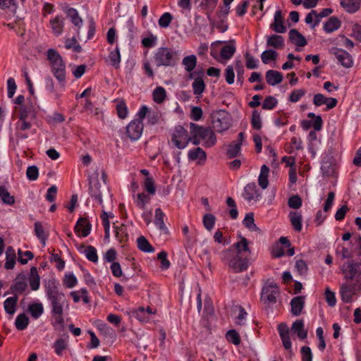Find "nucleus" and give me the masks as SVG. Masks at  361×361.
I'll return each instance as SVG.
<instances>
[{"instance_id":"4be33fe9","label":"nucleus","mask_w":361,"mask_h":361,"mask_svg":"<svg viewBox=\"0 0 361 361\" xmlns=\"http://www.w3.org/2000/svg\"><path fill=\"white\" fill-rule=\"evenodd\" d=\"M63 18L61 16H56L54 18L50 20L49 24L52 30L53 33L59 36L60 35L63 30L64 22Z\"/></svg>"},{"instance_id":"603ef678","label":"nucleus","mask_w":361,"mask_h":361,"mask_svg":"<svg viewBox=\"0 0 361 361\" xmlns=\"http://www.w3.org/2000/svg\"><path fill=\"white\" fill-rule=\"evenodd\" d=\"M243 224L246 228H247L250 231H253L259 230V228L255 224L253 213H248L246 214V216L243 220Z\"/></svg>"},{"instance_id":"bf43d9fd","label":"nucleus","mask_w":361,"mask_h":361,"mask_svg":"<svg viewBox=\"0 0 361 361\" xmlns=\"http://www.w3.org/2000/svg\"><path fill=\"white\" fill-rule=\"evenodd\" d=\"M167 252L165 251H161L157 255V259L161 262V269L163 270H166L170 267L171 263L167 259Z\"/></svg>"},{"instance_id":"20e7f679","label":"nucleus","mask_w":361,"mask_h":361,"mask_svg":"<svg viewBox=\"0 0 361 361\" xmlns=\"http://www.w3.org/2000/svg\"><path fill=\"white\" fill-rule=\"evenodd\" d=\"M223 259H228L231 257L228 262V267L236 273L243 271L248 267V260L247 257H244L240 253L233 254L231 249L224 250L221 254Z\"/></svg>"},{"instance_id":"393cba45","label":"nucleus","mask_w":361,"mask_h":361,"mask_svg":"<svg viewBox=\"0 0 361 361\" xmlns=\"http://www.w3.org/2000/svg\"><path fill=\"white\" fill-rule=\"evenodd\" d=\"M267 45L276 49H282L284 47V39L281 35H270L267 37Z\"/></svg>"},{"instance_id":"7c9ffc66","label":"nucleus","mask_w":361,"mask_h":361,"mask_svg":"<svg viewBox=\"0 0 361 361\" xmlns=\"http://www.w3.org/2000/svg\"><path fill=\"white\" fill-rule=\"evenodd\" d=\"M341 26V21L336 17H331L324 25L325 32L330 33L338 30Z\"/></svg>"},{"instance_id":"f03ea898","label":"nucleus","mask_w":361,"mask_h":361,"mask_svg":"<svg viewBox=\"0 0 361 361\" xmlns=\"http://www.w3.org/2000/svg\"><path fill=\"white\" fill-rule=\"evenodd\" d=\"M47 59L49 61L51 72L62 87L66 83V65L61 55L54 49L47 50Z\"/></svg>"},{"instance_id":"ea45409f","label":"nucleus","mask_w":361,"mask_h":361,"mask_svg":"<svg viewBox=\"0 0 361 361\" xmlns=\"http://www.w3.org/2000/svg\"><path fill=\"white\" fill-rule=\"evenodd\" d=\"M241 146L239 143H235L233 141L228 145L226 155L228 158L232 159L237 157L240 152Z\"/></svg>"},{"instance_id":"a211bd4d","label":"nucleus","mask_w":361,"mask_h":361,"mask_svg":"<svg viewBox=\"0 0 361 361\" xmlns=\"http://www.w3.org/2000/svg\"><path fill=\"white\" fill-rule=\"evenodd\" d=\"M92 226L86 218L80 217L75 226V231L76 233L81 232L82 236H87L91 231Z\"/></svg>"},{"instance_id":"e2e57ef3","label":"nucleus","mask_w":361,"mask_h":361,"mask_svg":"<svg viewBox=\"0 0 361 361\" xmlns=\"http://www.w3.org/2000/svg\"><path fill=\"white\" fill-rule=\"evenodd\" d=\"M172 18L173 16L170 13H164L159 19V25L161 27H168L170 25Z\"/></svg>"},{"instance_id":"c03bdc74","label":"nucleus","mask_w":361,"mask_h":361,"mask_svg":"<svg viewBox=\"0 0 361 361\" xmlns=\"http://www.w3.org/2000/svg\"><path fill=\"white\" fill-rule=\"evenodd\" d=\"M43 306L41 303H34L28 306V312L32 317L37 319L43 313Z\"/></svg>"},{"instance_id":"aec40b11","label":"nucleus","mask_w":361,"mask_h":361,"mask_svg":"<svg viewBox=\"0 0 361 361\" xmlns=\"http://www.w3.org/2000/svg\"><path fill=\"white\" fill-rule=\"evenodd\" d=\"M305 305V297L297 296L293 298L290 301L291 312L295 316L301 314Z\"/></svg>"},{"instance_id":"c756f323","label":"nucleus","mask_w":361,"mask_h":361,"mask_svg":"<svg viewBox=\"0 0 361 361\" xmlns=\"http://www.w3.org/2000/svg\"><path fill=\"white\" fill-rule=\"evenodd\" d=\"M269 173V168L267 165H263L261 167L260 173L258 178L259 185L262 189H266L269 185L268 176Z\"/></svg>"},{"instance_id":"423d86ee","label":"nucleus","mask_w":361,"mask_h":361,"mask_svg":"<svg viewBox=\"0 0 361 361\" xmlns=\"http://www.w3.org/2000/svg\"><path fill=\"white\" fill-rule=\"evenodd\" d=\"M212 128L217 133L227 130L231 126V118L228 112L219 110L211 115Z\"/></svg>"},{"instance_id":"774afa93","label":"nucleus","mask_w":361,"mask_h":361,"mask_svg":"<svg viewBox=\"0 0 361 361\" xmlns=\"http://www.w3.org/2000/svg\"><path fill=\"white\" fill-rule=\"evenodd\" d=\"M302 361H312V354L310 347L302 346L300 350Z\"/></svg>"},{"instance_id":"de8ad7c7","label":"nucleus","mask_w":361,"mask_h":361,"mask_svg":"<svg viewBox=\"0 0 361 361\" xmlns=\"http://www.w3.org/2000/svg\"><path fill=\"white\" fill-rule=\"evenodd\" d=\"M166 97V90L162 87H157L153 91V99L155 102L160 104L164 102Z\"/></svg>"},{"instance_id":"f8f14e48","label":"nucleus","mask_w":361,"mask_h":361,"mask_svg":"<svg viewBox=\"0 0 361 361\" xmlns=\"http://www.w3.org/2000/svg\"><path fill=\"white\" fill-rule=\"evenodd\" d=\"M27 288V276L25 273L21 272L17 275L10 287L13 294H22Z\"/></svg>"},{"instance_id":"5fc2aeb1","label":"nucleus","mask_w":361,"mask_h":361,"mask_svg":"<svg viewBox=\"0 0 361 361\" xmlns=\"http://www.w3.org/2000/svg\"><path fill=\"white\" fill-rule=\"evenodd\" d=\"M215 221L216 218L212 214H206L205 215H204L202 219L204 226L208 231H211L214 228Z\"/></svg>"},{"instance_id":"b1692460","label":"nucleus","mask_w":361,"mask_h":361,"mask_svg":"<svg viewBox=\"0 0 361 361\" xmlns=\"http://www.w3.org/2000/svg\"><path fill=\"white\" fill-rule=\"evenodd\" d=\"M291 331L302 340L306 338L307 336V331L305 329L304 322L302 319L296 320L293 324Z\"/></svg>"},{"instance_id":"1a4fd4ad","label":"nucleus","mask_w":361,"mask_h":361,"mask_svg":"<svg viewBox=\"0 0 361 361\" xmlns=\"http://www.w3.org/2000/svg\"><path fill=\"white\" fill-rule=\"evenodd\" d=\"M171 141L178 149H184L190 141L188 130L181 126L175 128L171 135Z\"/></svg>"},{"instance_id":"473e14b6","label":"nucleus","mask_w":361,"mask_h":361,"mask_svg":"<svg viewBox=\"0 0 361 361\" xmlns=\"http://www.w3.org/2000/svg\"><path fill=\"white\" fill-rule=\"evenodd\" d=\"M289 218L293 228L300 232L302 229V215L296 212H290Z\"/></svg>"},{"instance_id":"c85d7f7f","label":"nucleus","mask_w":361,"mask_h":361,"mask_svg":"<svg viewBox=\"0 0 361 361\" xmlns=\"http://www.w3.org/2000/svg\"><path fill=\"white\" fill-rule=\"evenodd\" d=\"M16 258L15 250L11 246L8 247L6 251V263L4 265L6 269H11L14 267Z\"/></svg>"},{"instance_id":"a18cd8bd","label":"nucleus","mask_w":361,"mask_h":361,"mask_svg":"<svg viewBox=\"0 0 361 361\" xmlns=\"http://www.w3.org/2000/svg\"><path fill=\"white\" fill-rule=\"evenodd\" d=\"M30 118H26V116H19V120L16 123V129L17 130H25L30 129L32 126V124L30 121H28Z\"/></svg>"},{"instance_id":"c9c22d12","label":"nucleus","mask_w":361,"mask_h":361,"mask_svg":"<svg viewBox=\"0 0 361 361\" xmlns=\"http://www.w3.org/2000/svg\"><path fill=\"white\" fill-rule=\"evenodd\" d=\"M109 59L111 64L115 68H118L121 63V54L120 49L118 46L116 47L115 49L111 51L109 55Z\"/></svg>"},{"instance_id":"864d4df0","label":"nucleus","mask_w":361,"mask_h":361,"mask_svg":"<svg viewBox=\"0 0 361 361\" xmlns=\"http://www.w3.org/2000/svg\"><path fill=\"white\" fill-rule=\"evenodd\" d=\"M252 127L255 130H260L262 128V119L259 112L254 110L251 118Z\"/></svg>"},{"instance_id":"a878e982","label":"nucleus","mask_w":361,"mask_h":361,"mask_svg":"<svg viewBox=\"0 0 361 361\" xmlns=\"http://www.w3.org/2000/svg\"><path fill=\"white\" fill-rule=\"evenodd\" d=\"M361 0H342L341 6L348 13H353L360 7Z\"/></svg>"},{"instance_id":"9b49d317","label":"nucleus","mask_w":361,"mask_h":361,"mask_svg":"<svg viewBox=\"0 0 361 361\" xmlns=\"http://www.w3.org/2000/svg\"><path fill=\"white\" fill-rule=\"evenodd\" d=\"M144 125L141 120H133L126 127V134L132 140H137L142 135Z\"/></svg>"},{"instance_id":"8fccbe9b","label":"nucleus","mask_w":361,"mask_h":361,"mask_svg":"<svg viewBox=\"0 0 361 361\" xmlns=\"http://www.w3.org/2000/svg\"><path fill=\"white\" fill-rule=\"evenodd\" d=\"M226 338L228 342L235 345H238L240 343V336L238 333L234 329H231L227 331L226 334Z\"/></svg>"},{"instance_id":"4d7b16f0","label":"nucleus","mask_w":361,"mask_h":361,"mask_svg":"<svg viewBox=\"0 0 361 361\" xmlns=\"http://www.w3.org/2000/svg\"><path fill=\"white\" fill-rule=\"evenodd\" d=\"M65 47L67 49H73L77 53H80L82 51L81 46L78 43L75 37L67 39L65 42Z\"/></svg>"},{"instance_id":"5701e85b","label":"nucleus","mask_w":361,"mask_h":361,"mask_svg":"<svg viewBox=\"0 0 361 361\" xmlns=\"http://www.w3.org/2000/svg\"><path fill=\"white\" fill-rule=\"evenodd\" d=\"M266 80L269 85L274 86L282 82L283 75L277 71L269 70L266 73Z\"/></svg>"},{"instance_id":"3c124183","label":"nucleus","mask_w":361,"mask_h":361,"mask_svg":"<svg viewBox=\"0 0 361 361\" xmlns=\"http://www.w3.org/2000/svg\"><path fill=\"white\" fill-rule=\"evenodd\" d=\"M84 253L88 260L92 262H97L98 261L97 250L93 246H87L84 250Z\"/></svg>"},{"instance_id":"cd10ccee","label":"nucleus","mask_w":361,"mask_h":361,"mask_svg":"<svg viewBox=\"0 0 361 361\" xmlns=\"http://www.w3.org/2000/svg\"><path fill=\"white\" fill-rule=\"evenodd\" d=\"M26 116V118L34 119L36 117V109L35 105L30 102L20 108L19 116Z\"/></svg>"},{"instance_id":"052dcab7","label":"nucleus","mask_w":361,"mask_h":361,"mask_svg":"<svg viewBox=\"0 0 361 361\" xmlns=\"http://www.w3.org/2000/svg\"><path fill=\"white\" fill-rule=\"evenodd\" d=\"M26 176L28 180L32 181L36 180L39 176L38 168L35 165L28 166L26 171Z\"/></svg>"},{"instance_id":"6e6552de","label":"nucleus","mask_w":361,"mask_h":361,"mask_svg":"<svg viewBox=\"0 0 361 361\" xmlns=\"http://www.w3.org/2000/svg\"><path fill=\"white\" fill-rule=\"evenodd\" d=\"M341 271L347 279L355 280L359 286H361V263L354 260L345 262Z\"/></svg>"},{"instance_id":"f257e3e1","label":"nucleus","mask_w":361,"mask_h":361,"mask_svg":"<svg viewBox=\"0 0 361 361\" xmlns=\"http://www.w3.org/2000/svg\"><path fill=\"white\" fill-rule=\"evenodd\" d=\"M47 296L51 302V313H61L63 306L67 303L65 295L59 291V283L54 279H50L45 282Z\"/></svg>"},{"instance_id":"9d476101","label":"nucleus","mask_w":361,"mask_h":361,"mask_svg":"<svg viewBox=\"0 0 361 361\" xmlns=\"http://www.w3.org/2000/svg\"><path fill=\"white\" fill-rule=\"evenodd\" d=\"M279 294V289L277 284L271 282L262 288V299L266 303H276V296Z\"/></svg>"},{"instance_id":"39448f33","label":"nucleus","mask_w":361,"mask_h":361,"mask_svg":"<svg viewBox=\"0 0 361 361\" xmlns=\"http://www.w3.org/2000/svg\"><path fill=\"white\" fill-rule=\"evenodd\" d=\"M157 66H174L177 63L178 57L176 51L168 47L158 49L154 56Z\"/></svg>"},{"instance_id":"0e129e2a","label":"nucleus","mask_w":361,"mask_h":361,"mask_svg":"<svg viewBox=\"0 0 361 361\" xmlns=\"http://www.w3.org/2000/svg\"><path fill=\"white\" fill-rule=\"evenodd\" d=\"M54 348L55 350V353L58 355H61L62 354L63 350H64L67 348V343L63 339L59 338L55 341L54 344Z\"/></svg>"},{"instance_id":"6e6d98bb","label":"nucleus","mask_w":361,"mask_h":361,"mask_svg":"<svg viewBox=\"0 0 361 361\" xmlns=\"http://www.w3.org/2000/svg\"><path fill=\"white\" fill-rule=\"evenodd\" d=\"M116 111H117L118 116L120 118L124 119L127 117L128 111L127 106H126V103L124 102V101L121 100V101L118 102V103L116 104Z\"/></svg>"},{"instance_id":"bb28decb","label":"nucleus","mask_w":361,"mask_h":361,"mask_svg":"<svg viewBox=\"0 0 361 361\" xmlns=\"http://www.w3.org/2000/svg\"><path fill=\"white\" fill-rule=\"evenodd\" d=\"M235 52V41L230 40L228 44L224 46L221 50L220 55L222 59H230Z\"/></svg>"},{"instance_id":"338daca9","label":"nucleus","mask_w":361,"mask_h":361,"mask_svg":"<svg viewBox=\"0 0 361 361\" xmlns=\"http://www.w3.org/2000/svg\"><path fill=\"white\" fill-rule=\"evenodd\" d=\"M145 189L151 195H154L156 192L154 183L152 178L147 177L144 183Z\"/></svg>"},{"instance_id":"6ab92c4d","label":"nucleus","mask_w":361,"mask_h":361,"mask_svg":"<svg viewBox=\"0 0 361 361\" xmlns=\"http://www.w3.org/2000/svg\"><path fill=\"white\" fill-rule=\"evenodd\" d=\"M289 40L298 47H305L307 40L305 37L295 29H291L288 33Z\"/></svg>"},{"instance_id":"a19ab883","label":"nucleus","mask_w":361,"mask_h":361,"mask_svg":"<svg viewBox=\"0 0 361 361\" xmlns=\"http://www.w3.org/2000/svg\"><path fill=\"white\" fill-rule=\"evenodd\" d=\"M67 16L71 18V22L77 27H80L82 25V20L79 16L78 13L75 8H70L67 10Z\"/></svg>"},{"instance_id":"f704fd0d","label":"nucleus","mask_w":361,"mask_h":361,"mask_svg":"<svg viewBox=\"0 0 361 361\" xmlns=\"http://www.w3.org/2000/svg\"><path fill=\"white\" fill-rule=\"evenodd\" d=\"M137 247L145 252H153L154 248L150 245L147 238L144 236H140L137 240Z\"/></svg>"},{"instance_id":"2eb2a0df","label":"nucleus","mask_w":361,"mask_h":361,"mask_svg":"<svg viewBox=\"0 0 361 361\" xmlns=\"http://www.w3.org/2000/svg\"><path fill=\"white\" fill-rule=\"evenodd\" d=\"M278 330L280 337L282 340L283 345L286 350H289L290 354H292L291 346L292 343L289 336V329L284 323H281L278 326Z\"/></svg>"},{"instance_id":"dca6fc26","label":"nucleus","mask_w":361,"mask_h":361,"mask_svg":"<svg viewBox=\"0 0 361 361\" xmlns=\"http://www.w3.org/2000/svg\"><path fill=\"white\" fill-rule=\"evenodd\" d=\"M270 27L277 33H285L286 32V27L284 25V19L281 11L278 10L275 12L274 23L271 24Z\"/></svg>"},{"instance_id":"49530a36","label":"nucleus","mask_w":361,"mask_h":361,"mask_svg":"<svg viewBox=\"0 0 361 361\" xmlns=\"http://www.w3.org/2000/svg\"><path fill=\"white\" fill-rule=\"evenodd\" d=\"M234 246L237 250L236 253H240V255H242L243 252H248L249 254L250 253V250L248 247V241L244 237H241L240 241L235 243Z\"/></svg>"},{"instance_id":"09e8293b","label":"nucleus","mask_w":361,"mask_h":361,"mask_svg":"<svg viewBox=\"0 0 361 361\" xmlns=\"http://www.w3.org/2000/svg\"><path fill=\"white\" fill-rule=\"evenodd\" d=\"M278 53L273 49H268L262 52L261 55L262 61L264 63H268L270 61L276 60Z\"/></svg>"},{"instance_id":"4468645a","label":"nucleus","mask_w":361,"mask_h":361,"mask_svg":"<svg viewBox=\"0 0 361 361\" xmlns=\"http://www.w3.org/2000/svg\"><path fill=\"white\" fill-rule=\"evenodd\" d=\"M340 294L343 302L350 303L355 294V285L348 283H343L340 288Z\"/></svg>"},{"instance_id":"e433bc0d","label":"nucleus","mask_w":361,"mask_h":361,"mask_svg":"<svg viewBox=\"0 0 361 361\" xmlns=\"http://www.w3.org/2000/svg\"><path fill=\"white\" fill-rule=\"evenodd\" d=\"M164 214L160 208H157L155 210V219L154 224L165 233L167 232V228L166 227L164 222Z\"/></svg>"},{"instance_id":"ddd939ff","label":"nucleus","mask_w":361,"mask_h":361,"mask_svg":"<svg viewBox=\"0 0 361 361\" xmlns=\"http://www.w3.org/2000/svg\"><path fill=\"white\" fill-rule=\"evenodd\" d=\"M331 53L334 54L338 61L345 68H350L353 64L351 55L346 51L338 48H332Z\"/></svg>"},{"instance_id":"412c9836","label":"nucleus","mask_w":361,"mask_h":361,"mask_svg":"<svg viewBox=\"0 0 361 361\" xmlns=\"http://www.w3.org/2000/svg\"><path fill=\"white\" fill-rule=\"evenodd\" d=\"M28 280L31 290H37L40 286V276L35 267L30 268Z\"/></svg>"},{"instance_id":"2f4dec72","label":"nucleus","mask_w":361,"mask_h":361,"mask_svg":"<svg viewBox=\"0 0 361 361\" xmlns=\"http://www.w3.org/2000/svg\"><path fill=\"white\" fill-rule=\"evenodd\" d=\"M18 297L14 295L8 298L4 302V307L5 311L9 314H13L16 312V307L18 302Z\"/></svg>"},{"instance_id":"37998d69","label":"nucleus","mask_w":361,"mask_h":361,"mask_svg":"<svg viewBox=\"0 0 361 361\" xmlns=\"http://www.w3.org/2000/svg\"><path fill=\"white\" fill-rule=\"evenodd\" d=\"M0 198L4 203L9 205L15 202L14 197L11 195L8 190L4 186H0Z\"/></svg>"},{"instance_id":"f3484780","label":"nucleus","mask_w":361,"mask_h":361,"mask_svg":"<svg viewBox=\"0 0 361 361\" xmlns=\"http://www.w3.org/2000/svg\"><path fill=\"white\" fill-rule=\"evenodd\" d=\"M243 196L248 202L252 200L257 201L260 197V194L257 190L256 184L255 183L247 184L244 188Z\"/></svg>"},{"instance_id":"69168bd1","label":"nucleus","mask_w":361,"mask_h":361,"mask_svg":"<svg viewBox=\"0 0 361 361\" xmlns=\"http://www.w3.org/2000/svg\"><path fill=\"white\" fill-rule=\"evenodd\" d=\"M305 93L306 91L305 90H295L290 93L289 96V100L292 102H297L302 96L305 94Z\"/></svg>"},{"instance_id":"680f3d73","label":"nucleus","mask_w":361,"mask_h":361,"mask_svg":"<svg viewBox=\"0 0 361 361\" xmlns=\"http://www.w3.org/2000/svg\"><path fill=\"white\" fill-rule=\"evenodd\" d=\"M288 204L290 208L299 209L302 206V199L299 195H293L288 199Z\"/></svg>"},{"instance_id":"4c0bfd02","label":"nucleus","mask_w":361,"mask_h":361,"mask_svg":"<svg viewBox=\"0 0 361 361\" xmlns=\"http://www.w3.org/2000/svg\"><path fill=\"white\" fill-rule=\"evenodd\" d=\"M197 57L195 55L187 56L183 59V65L188 72H191L196 66Z\"/></svg>"},{"instance_id":"79ce46f5","label":"nucleus","mask_w":361,"mask_h":361,"mask_svg":"<svg viewBox=\"0 0 361 361\" xmlns=\"http://www.w3.org/2000/svg\"><path fill=\"white\" fill-rule=\"evenodd\" d=\"M28 324L29 319L25 314H20L16 317L15 325L18 330H24L27 328Z\"/></svg>"},{"instance_id":"7ed1b4c3","label":"nucleus","mask_w":361,"mask_h":361,"mask_svg":"<svg viewBox=\"0 0 361 361\" xmlns=\"http://www.w3.org/2000/svg\"><path fill=\"white\" fill-rule=\"evenodd\" d=\"M89 184L90 195L92 197L97 200L100 204L103 202V197L105 200L111 199V195L106 183H101L99 173H96L95 176H92L90 178Z\"/></svg>"},{"instance_id":"13d9d810","label":"nucleus","mask_w":361,"mask_h":361,"mask_svg":"<svg viewBox=\"0 0 361 361\" xmlns=\"http://www.w3.org/2000/svg\"><path fill=\"white\" fill-rule=\"evenodd\" d=\"M277 104L278 101L274 97L268 96L264 99L262 103V108L266 110H271Z\"/></svg>"},{"instance_id":"58836bf2","label":"nucleus","mask_w":361,"mask_h":361,"mask_svg":"<svg viewBox=\"0 0 361 361\" xmlns=\"http://www.w3.org/2000/svg\"><path fill=\"white\" fill-rule=\"evenodd\" d=\"M188 158L190 160H205L207 158L206 152L200 147H197L195 149L190 150L188 152Z\"/></svg>"},{"instance_id":"72a5a7b5","label":"nucleus","mask_w":361,"mask_h":361,"mask_svg":"<svg viewBox=\"0 0 361 361\" xmlns=\"http://www.w3.org/2000/svg\"><path fill=\"white\" fill-rule=\"evenodd\" d=\"M205 83L201 77L195 78L192 87L195 95L200 96L205 90Z\"/></svg>"},{"instance_id":"0eeeda50","label":"nucleus","mask_w":361,"mask_h":361,"mask_svg":"<svg viewBox=\"0 0 361 361\" xmlns=\"http://www.w3.org/2000/svg\"><path fill=\"white\" fill-rule=\"evenodd\" d=\"M190 128H192V131L196 135H199L200 139L204 140V146L205 147H211L216 144V137L214 130L211 128H204L195 123H190Z\"/></svg>"}]
</instances>
